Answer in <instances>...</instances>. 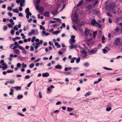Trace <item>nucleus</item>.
<instances>
[{
    "instance_id": "79ce46f5",
    "label": "nucleus",
    "mask_w": 122,
    "mask_h": 122,
    "mask_svg": "<svg viewBox=\"0 0 122 122\" xmlns=\"http://www.w3.org/2000/svg\"><path fill=\"white\" fill-rule=\"evenodd\" d=\"M18 47L19 49L21 50H22L24 49V48L23 47L20 46H19V45L18 46Z\"/></svg>"
},
{
    "instance_id": "0e129e2a",
    "label": "nucleus",
    "mask_w": 122,
    "mask_h": 122,
    "mask_svg": "<svg viewBox=\"0 0 122 122\" xmlns=\"http://www.w3.org/2000/svg\"><path fill=\"white\" fill-rule=\"evenodd\" d=\"M108 21L110 23H112V21L111 18H109Z\"/></svg>"
},
{
    "instance_id": "c756f323",
    "label": "nucleus",
    "mask_w": 122,
    "mask_h": 122,
    "mask_svg": "<svg viewBox=\"0 0 122 122\" xmlns=\"http://www.w3.org/2000/svg\"><path fill=\"white\" fill-rule=\"evenodd\" d=\"M29 12V9L28 8H27L25 10V13H27Z\"/></svg>"
},
{
    "instance_id": "de8ad7c7",
    "label": "nucleus",
    "mask_w": 122,
    "mask_h": 122,
    "mask_svg": "<svg viewBox=\"0 0 122 122\" xmlns=\"http://www.w3.org/2000/svg\"><path fill=\"white\" fill-rule=\"evenodd\" d=\"M14 45H15L17 46H18L19 45L17 41H15L14 42V44H13Z\"/></svg>"
},
{
    "instance_id": "b1692460",
    "label": "nucleus",
    "mask_w": 122,
    "mask_h": 122,
    "mask_svg": "<svg viewBox=\"0 0 122 122\" xmlns=\"http://www.w3.org/2000/svg\"><path fill=\"white\" fill-rule=\"evenodd\" d=\"M103 68L107 70H112V69L111 68H107L106 67H104Z\"/></svg>"
},
{
    "instance_id": "a19ab883",
    "label": "nucleus",
    "mask_w": 122,
    "mask_h": 122,
    "mask_svg": "<svg viewBox=\"0 0 122 122\" xmlns=\"http://www.w3.org/2000/svg\"><path fill=\"white\" fill-rule=\"evenodd\" d=\"M4 30L5 31H6L7 29V27L6 26H3Z\"/></svg>"
},
{
    "instance_id": "423d86ee",
    "label": "nucleus",
    "mask_w": 122,
    "mask_h": 122,
    "mask_svg": "<svg viewBox=\"0 0 122 122\" xmlns=\"http://www.w3.org/2000/svg\"><path fill=\"white\" fill-rule=\"evenodd\" d=\"M90 32V31L89 30L87 29H85V30L84 32L85 35L86 36H87L89 34Z\"/></svg>"
},
{
    "instance_id": "4be33fe9",
    "label": "nucleus",
    "mask_w": 122,
    "mask_h": 122,
    "mask_svg": "<svg viewBox=\"0 0 122 122\" xmlns=\"http://www.w3.org/2000/svg\"><path fill=\"white\" fill-rule=\"evenodd\" d=\"M40 29L41 30H45V27L41 25L40 26Z\"/></svg>"
},
{
    "instance_id": "9d476101",
    "label": "nucleus",
    "mask_w": 122,
    "mask_h": 122,
    "mask_svg": "<svg viewBox=\"0 0 122 122\" xmlns=\"http://www.w3.org/2000/svg\"><path fill=\"white\" fill-rule=\"evenodd\" d=\"M75 39H73L72 38H71V39L69 41V43L71 44L74 43L75 42Z\"/></svg>"
},
{
    "instance_id": "2eb2a0df",
    "label": "nucleus",
    "mask_w": 122,
    "mask_h": 122,
    "mask_svg": "<svg viewBox=\"0 0 122 122\" xmlns=\"http://www.w3.org/2000/svg\"><path fill=\"white\" fill-rule=\"evenodd\" d=\"M12 88L15 89L16 91L20 90L21 89V87L19 86H16V87H13Z\"/></svg>"
},
{
    "instance_id": "39448f33",
    "label": "nucleus",
    "mask_w": 122,
    "mask_h": 122,
    "mask_svg": "<svg viewBox=\"0 0 122 122\" xmlns=\"http://www.w3.org/2000/svg\"><path fill=\"white\" fill-rule=\"evenodd\" d=\"M72 13L73 14L72 15V17L74 18H77L78 16V14L76 11H75L74 12H73Z\"/></svg>"
},
{
    "instance_id": "5701e85b",
    "label": "nucleus",
    "mask_w": 122,
    "mask_h": 122,
    "mask_svg": "<svg viewBox=\"0 0 122 122\" xmlns=\"http://www.w3.org/2000/svg\"><path fill=\"white\" fill-rule=\"evenodd\" d=\"M81 56L83 57V58H86L87 56V53L84 54H82L81 55Z\"/></svg>"
},
{
    "instance_id": "473e14b6",
    "label": "nucleus",
    "mask_w": 122,
    "mask_h": 122,
    "mask_svg": "<svg viewBox=\"0 0 122 122\" xmlns=\"http://www.w3.org/2000/svg\"><path fill=\"white\" fill-rule=\"evenodd\" d=\"M34 66V64L33 63H32L30 64L29 65V67L31 68H33Z\"/></svg>"
},
{
    "instance_id": "5fc2aeb1",
    "label": "nucleus",
    "mask_w": 122,
    "mask_h": 122,
    "mask_svg": "<svg viewBox=\"0 0 122 122\" xmlns=\"http://www.w3.org/2000/svg\"><path fill=\"white\" fill-rule=\"evenodd\" d=\"M10 11H11L12 10V8L10 6H9L7 8Z\"/></svg>"
},
{
    "instance_id": "f704fd0d",
    "label": "nucleus",
    "mask_w": 122,
    "mask_h": 122,
    "mask_svg": "<svg viewBox=\"0 0 122 122\" xmlns=\"http://www.w3.org/2000/svg\"><path fill=\"white\" fill-rule=\"evenodd\" d=\"M9 82L10 83H14V82H15V80H14L12 79L10 81H9Z\"/></svg>"
},
{
    "instance_id": "58836bf2",
    "label": "nucleus",
    "mask_w": 122,
    "mask_h": 122,
    "mask_svg": "<svg viewBox=\"0 0 122 122\" xmlns=\"http://www.w3.org/2000/svg\"><path fill=\"white\" fill-rule=\"evenodd\" d=\"M8 73H12L13 72V70H7L6 71Z\"/></svg>"
},
{
    "instance_id": "f3484780",
    "label": "nucleus",
    "mask_w": 122,
    "mask_h": 122,
    "mask_svg": "<svg viewBox=\"0 0 122 122\" xmlns=\"http://www.w3.org/2000/svg\"><path fill=\"white\" fill-rule=\"evenodd\" d=\"M97 32V31H95L93 32V37L95 39L96 36Z\"/></svg>"
},
{
    "instance_id": "6e6552de",
    "label": "nucleus",
    "mask_w": 122,
    "mask_h": 122,
    "mask_svg": "<svg viewBox=\"0 0 122 122\" xmlns=\"http://www.w3.org/2000/svg\"><path fill=\"white\" fill-rule=\"evenodd\" d=\"M83 2V0H80L77 5L76 7H78L79 6L82 5V4Z\"/></svg>"
},
{
    "instance_id": "680f3d73",
    "label": "nucleus",
    "mask_w": 122,
    "mask_h": 122,
    "mask_svg": "<svg viewBox=\"0 0 122 122\" xmlns=\"http://www.w3.org/2000/svg\"><path fill=\"white\" fill-rule=\"evenodd\" d=\"M18 115L22 116H24V114L20 113H18Z\"/></svg>"
},
{
    "instance_id": "f8f14e48",
    "label": "nucleus",
    "mask_w": 122,
    "mask_h": 122,
    "mask_svg": "<svg viewBox=\"0 0 122 122\" xmlns=\"http://www.w3.org/2000/svg\"><path fill=\"white\" fill-rule=\"evenodd\" d=\"M49 13L48 12L45 11L44 13V15L45 16L48 17L49 16Z\"/></svg>"
},
{
    "instance_id": "774afa93",
    "label": "nucleus",
    "mask_w": 122,
    "mask_h": 122,
    "mask_svg": "<svg viewBox=\"0 0 122 122\" xmlns=\"http://www.w3.org/2000/svg\"><path fill=\"white\" fill-rule=\"evenodd\" d=\"M61 104V102L60 101H58L56 103V105H59Z\"/></svg>"
},
{
    "instance_id": "a878e982",
    "label": "nucleus",
    "mask_w": 122,
    "mask_h": 122,
    "mask_svg": "<svg viewBox=\"0 0 122 122\" xmlns=\"http://www.w3.org/2000/svg\"><path fill=\"white\" fill-rule=\"evenodd\" d=\"M13 12L16 13H18L19 12L18 10L17 9H14L13 10Z\"/></svg>"
},
{
    "instance_id": "f257e3e1",
    "label": "nucleus",
    "mask_w": 122,
    "mask_h": 122,
    "mask_svg": "<svg viewBox=\"0 0 122 122\" xmlns=\"http://www.w3.org/2000/svg\"><path fill=\"white\" fill-rule=\"evenodd\" d=\"M106 9L108 11H110L114 14H116L115 9V6L113 4H110L109 5H107L105 7Z\"/></svg>"
},
{
    "instance_id": "0eeeda50",
    "label": "nucleus",
    "mask_w": 122,
    "mask_h": 122,
    "mask_svg": "<svg viewBox=\"0 0 122 122\" xmlns=\"http://www.w3.org/2000/svg\"><path fill=\"white\" fill-rule=\"evenodd\" d=\"M92 7V4H88L86 6V8L87 10L91 9Z\"/></svg>"
},
{
    "instance_id": "8fccbe9b",
    "label": "nucleus",
    "mask_w": 122,
    "mask_h": 122,
    "mask_svg": "<svg viewBox=\"0 0 122 122\" xmlns=\"http://www.w3.org/2000/svg\"><path fill=\"white\" fill-rule=\"evenodd\" d=\"M56 20L58 21H60V23H62V22L61 21V19H60L59 18H56Z\"/></svg>"
},
{
    "instance_id": "1a4fd4ad",
    "label": "nucleus",
    "mask_w": 122,
    "mask_h": 122,
    "mask_svg": "<svg viewBox=\"0 0 122 122\" xmlns=\"http://www.w3.org/2000/svg\"><path fill=\"white\" fill-rule=\"evenodd\" d=\"M55 68L57 69L61 70L62 69V67L61 65L59 64H58L56 66Z\"/></svg>"
},
{
    "instance_id": "603ef678",
    "label": "nucleus",
    "mask_w": 122,
    "mask_h": 122,
    "mask_svg": "<svg viewBox=\"0 0 122 122\" xmlns=\"http://www.w3.org/2000/svg\"><path fill=\"white\" fill-rule=\"evenodd\" d=\"M32 82L33 81H32L29 83L27 85V86L28 87H29L30 86L31 84L32 83Z\"/></svg>"
},
{
    "instance_id": "4c0bfd02",
    "label": "nucleus",
    "mask_w": 122,
    "mask_h": 122,
    "mask_svg": "<svg viewBox=\"0 0 122 122\" xmlns=\"http://www.w3.org/2000/svg\"><path fill=\"white\" fill-rule=\"evenodd\" d=\"M15 31L13 29H12L10 32V33L12 35H14V34Z\"/></svg>"
},
{
    "instance_id": "f03ea898",
    "label": "nucleus",
    "mask_w": 122,
    "mask_h": 122,
    "mask_svg": "<svg viewBox=\"0 0 122 122\" xmlns=\"http://www.w3.org/2000/svg\"><path fill=\"white\" fill-rule=\"evenodd\" d=\"M39 34L38 30L37 29L34 30V29H32L30 32H29L28 34V36H30L33 35H38Z\"/></svg>"
},
{
    "instance_id": "13d9d810",
    "label": "nucleus",
    "mask_w": 122,
    "mask_h": 122,
    "mask_svg": "<svg viewBox=\"0 0 122 122\" xmlns=\"http://www.w3.org/2000/svg\"><path fill=\"white\" fill-rule=\"evenodd\" d=\"M18 43L20 44H21L23 43V41L20 40L18 41Z\"/></svg>"
},
{
    "instance_id": "69168bd1",
    "label": "nucleus",
    "mask_w": 122,
    "mask_h": 122,
    "mask_svg": "<svg viewBox=\"0 0 122 122\" xmlns=\"http://www.w3.org/2000/svg\"><path fill=\"white\" fill-rule=\"evenodd\" d=\"M32 19L31 18H30L28 20V22L29 23H30L31 22V21L32 20Z\"/></svg>"
},
{
    "instance_id": "412c9836",
    "label": "nucleus",
    "mask_w": 122,
    "mask_h": 122,
    "mask_svg": "<svg viewBox=\"0 0 122 122\" xmlns=\"http://www.w3.org/2000/svg\"><path fill=\"white\" fill-rule=\"evenodd\" d=\"M92 93L90 92H88L86 93L84 95L85 97H86L90 95Z\"/></svg>"
},
{
    "instance_id": "4d7b16f0",
    "label": "nucleus",
    "mask_w": 122,
    "mask_h": 122,
    "mask_svg": "<svg viewBox=\"0 0 122 122\" xmlns=\"http://www.w3.org/2000/svg\"><path fill=\"white\" fill-rule=\"evenodd\" d=\"M22 53L25 54H26L27 53L26 52L25 50L24 49L22 50Z\"/></svg>"
},
{
    "instance_id": "09e8293b",
    "label": "nucleus",
    "mask_w": 122,
    "mask_h": 122,
    "mask_svg": "<svg viewBox=\"0 0 122 122\" xmlns=\"http://www.w3.org/2000/svg\"><path fill=\"white\" fill-rule=\"evenodd\" d=\"M50 22L51 23H55L57 22V21H52V20H50Z\"/></svg>"
},
{
    "instance_id": "bb28decb",
    "label": "nucleus",
    "mask_w": 122,
    "mask_h": 122,
    "mask_svg": "<svg viewBox=\"0 0 122 122\" xmlns=\"http://www.w3.org/2000/svg\"><path fill=\"white\" fill-rule=\"evenodd\" d=\"M120 18H116L115 20H116V22L117 23H118V22L119 20H120Z\"/></svg>"
},
{
    "instance_id": "37998d69",
    "label": "nucleus",
    "mask_w": 122,
    "mask_h": 122,
    "mask_svg": "<svg viewBox=\"0 0 122 122\" xmlns=\"http://www.w3.org/2000/svg\"><path fill=\"white\" fill-rule=\"evenodd\" d=\"M111 106H110V108H107L106 109V110L107 111H110V110H111Z\"/></svg>"
},
{
    "instance_id": "9b49d317",
    "label": "nucleus",
    "mask_w": 122,
    "mask_h": 122,
    "mask_svg": "<svg viewBox=\"0 0 122 122\" xmlns=\"http://www.w3.org/2000/svg\"><path fill=\"white\" fill-rule=\"evenodd\" d=\"M54 88L55 87L53 86L52 85H51L50 86V87H48L47 88V91L48 92H49L51 91V88Z\"/></svg>"
},
{
    "instance_id": "a18cd8bd",
    "label": "nucleus",
    "mask_w": 122,
    "mask_h": 122,
    "mask_svg": "<svg viewBox=\"0 0 122 122\" xmlns=\"http://www.w3.org/2000/svg\"><path fill=\"white\" fill-rule=\"evenodd\" d=\"M2 69L3 70H5V69H6L7 68V66L6 65L4 66V67L3 66L2 67Z\"/></svg>"
},
{
    "instance_id": "e433bc0d",
    "label": "nucleus",
    "mask_w": 122,
    "mask_h": 122,
    "mask_svg": "<svg viewBox=\"0 0 122 122\" xmlns=\"http://www.w3.org/2000/svg\"><path fill=\"white\" fill-rule=\"evenodd\" d=\"M71 73V72H67L65 73V74L66 75H70Z\"/></svg>"
},
{
    "instance_id": "20e7f679",
    "label": "nucleus",
    "mask_w": 122,
    "mask_h": 122,
    "mask_svg": "<svg viewBox=\"0 0 122 122\" xmlns=\"http://www.w3.org/2000/svg\"><path fill=\"white\" fill-rule=\"evenodd\" d=\"M120 39L118 38H116L115 40L114 44L116 46H117L120 42Z\"/></svg>"
},
{
    "instance_id": "ddd939ff",
    "label": "nucleus",
    "mask_w": 122,
    "mask_h": 122,
    "mask_svg": "<svg viewBox=\"0 0 122 122\" xmlns=\"http://www.w3.org/2000/svg\"><path fill=\"white\" fill-rule=\"evenodd\" d=\"M49 74L48 72L42 74V76L43 77H46L49 76Z\"/></svg>"
},
{
    "instance_id": "dca6fc26",
    "label": "nucleus",
    "mask_w": 122,
    "mask_h": 122,
    "mask_svg": "<svg viewBox=\"0 0 122 122\" xmlns=\"http://www.w3.org/2000/svg\"><path fill=\"white\" fill-rule=\"evenodd\" d=\"M96 20L94 19H93L92 20L91 23V24L95 25L96 23Z\"/></svg>"
},
{
    "instance_id": "4468645a",
    "label": "nucleus",
    "mask_w": 122,
    "mask_h": 122,
    "mask_svg": "<svg viewBox=\"0 0 122 122\" xmlns=\"http://www.w3.org/2000/svg\"><path fill=\"white\" fill-rule=\"evenodd\" d=\"M23 97V96L22 95L19 94L17 97L18 99H22Z\"/></svg>"
},
{
    "instance_id": "ea45409f",
    "label": "nucleus",
    "mask_w": 122,
    "mask_h": 122,
    "mask_svg": "<svg viewBox=\"0 0 122 122\" xmlns=\"http://www.w3.org/2000/svg\"><path fill=\"white\" fill-rule=\"evenodd\" d=\"M30 76L29 75H27L25 76V79H28L30 78Z\"/></svg>"
},
{
    "instance_id": "c9c22d12",
    "label": "nucleus",
    "mask_w": 122,
    "mask_h": 122,
    "mask_svg": "<svg viewBox=\"0 0 122 122\" xmlns=\"http://www.w3.org/2000/svg\"><path fill=\"white\" fill-rule=\"evenodd\" d=\"M22 67L24 68L26 67L27 66V65L26 64H25L24 63H22Z\"/></svg>"
},
{
    "instance_id": "393cba45",
    "label": "nucleus",
    "mask_w": 122,
    "mask_h": 122,
    "mask_svg": "<svg viewBox=\"0 0 122 122\" xmlns=\"http://www.w3.org/2000/svg\"><path fill=\"white\" fill-rule=\"evenodd\" d=\"M103 51L104 54H105L107 53L108 52V51L106 50L105 48H104L103 49Z\"/></svg>"
},
{
    "instance_id": "72a5a7b5",
    "label": "nucleus",
    "mask_w": 122,
    "mask_h": 122,
    "mask_svg": "<svg viewBox=\"0 0 122 122\" xmlns=\"http://www.w3.org/2000/svg\"><path fill=\"white\" fill-rule=\"evenodd\" d=\"M80 58H78L76 59V63H79L80 62Z\"/></svg>"
},
{
    "instance_id": "7ed1b4c3",
    "label": "nucleus",
    "mask_w": 122,
    "mask_h": 122,
    "mask_svg": "<svg viewBox=\"0 0 122 122\" xmlns=\"http://www.w3.org/2000/svg\"><path fill=\"white\" fill-rule=\"evenodd\" d=\"M97 51V49L96 48L88 50V53L93 54H95Z\"/></svg>"
},
{
    "instance_id": "6e6d98bb",
    "label": "nucleus",
    "mask_w": 122,
    "mask_h": 122,
    "mask_svg": "<svg viewBox=\"0 0 122 122\" xmlns=\"http://www.w3.org/2000/svg\"><path fill=\"white\" fill-rule=\"evenodd\" d=\"M17 66L18 67H20L21 66V64L20 63H18L17 64Z\"/></svg>"
},
{
    "instance_id": "864d4df0",
    "label": "nucleus",
    "mask_w": 122,
    "mask_h": 122,
    "mask_svg": "<svg viewBox=\"0 0 122 122\" xmlns=\"http://www.w3.org/2000/svg\"><path fill=\"white\" fill-rule=\"evenodd\" d=\"M107 15L110 16L111 17L112 16L111 14L109 12H108L107 13Z\"/></svg>"
},
{
    "instance_id": "aec40b11",
    "label": "nucleus",
    "mask_w": 122,
    "mask_h": 122,
    "mask_svg": "<svg viewBox=\"0 0 122 122\" xmlns=\"http://www.w3.org/2000/svg\"><path fill=\"white\" fill-rule=\"evenodd\" d=\"M84 65L86 67H88L89 66V63L88 62H86L84 64Z\"/></svg>"
},
{
    "instance_id": "2f4dec72",
    "label": "nucleus",
    "mask_w": 122,
    "mask_h": 122,
    "mask_svg": "<svg viewBox=\"0 0 122 122\" xmlns=\"http://www.w3.org/2000/svg\"><path fill=\"white\" fill-rule=\"evenodd\" d=\"M98 2V0H96L93 3V5L94 6H95L97 4Z\"/></svg>"
},
{
    "instance_id": "cd10ccee",
    "label": "nucleus",
    "mask_w": 122,
    "mask_h": 122,
    "mask_svg": "<svg viewBox=\"0 0 122 122\" xmlns=\"http://www.w3.org/2000/svg\"><path fill=\"white\" fill-rule=\"evenodd\" d=\"M69 48L70 49H72L73 48H75V46L72 44L70 46Z\"/></svg>"
},
{
    "instance_id": "3c124183",
    "label": "nucleus",
    "mask_w": 122,
    "mask_h": 122,
    "mask_svg": "<svg viewBox=\"0 0 122 122\" xmlns=\"http://www.w3.org/2000/svg\"><path fill=\"white\" fill-rule=\"evenodd\" d=\"M8 27L9 28H12L13 27V25H12L11 24H9L8 25Z\"/></svg>"
},
{
    "instance_id": "bf43d9fd",
    "label": "nucleus",
    "mask_w": 122,
    "mask_h": 122,
    "mask_svg": "<svg viewBox=\"0 0 122 122\" xmlns=\"http://www.w3.org/2000/svg\"><path fill=\"white\" fill-rule=\"evenodd\" d=\"M24 6V3H20V7H22Z\"/></svg>"
},
{
    "instance_id": "a211bd4d",
    "label": "nucleus",
    "mask_w": 122,
    "mask_h": 122,
    "mask_svg": "<svg viewBox=\"0 0 122 122\" xmlns=\"http://www.w3.org/2000/svg\"><path fill=\"white\" fill-rule=\"evenodd\" d=\"M74 109L68 107L67 108V111L71 112V111L73 110Z\"/></svg>"
},
{
    "instance_id": "c03bdc74",
    "label": "nucleus",
    "mask_w": 122,
    "mask_h": 122,
    "mask_svg": "<svg viewBox=\"0 0 122 122\" xmlns=\"http://www.w3.org/2000/svg\"><path fill=\"white\" fill-rule=\"evenodd\" d=\"M17 25L15 26L13 28L15 30H16L17 31L18 30V29L17 27Z\"/></svg>"
},
{
    "instance_id": "338daca9",
    "label": "nucleus",
    "mask_w": 122,
    "mask_h": 122,
    "mask_svg": "<svg viewBox=\"0 0 122 122\" xmlns=\"http://www.w3.org/2000/svg\"><path fill=\"white\" fill-rule=\"evenodd\" d=\"M39 97L40 98H41L42 97V96L41 92H39Z\"/></svg>"
},
{
    "instance_id": "7c9ffc66",
    "label": "nucleus",
    "mask_w": 122,
    "mask_h": 122,
    "mask_svg": "<svg viewBox=\"0 0 122 122\" xmlns=\"http://www.w3.org/2000/svg\"><path fill=\"white\" fill-rule=\"evenodd\" d=\"M36 37L35 36H33L32 37V39H31V42H33L35 40V39H36Z\"/></svg>"
},
{
    "instance_id": "052dcab7",
    "label": "nucleus",
    "mask_w": 122,
    "mask_h": 122,
    "mask_svg": "<svg viewBox=\"0 0 122 122\" xmlns=\"http://www.w3.org/2000/svg\"><path fill=\"white\" fill-rule=\"evenodd\" d=\"M81 52L82 53V54H84L87 53L86 51L84 50L82 51Z\"/></svg>"
},
{
    "instance_id": "49530a36",
    "label": "nucleus",
    "mask_w": 122,
    "mask_h": 122,
    "mask_svg": "<svg viewBox=\"0 0 122 122\" xmlns=\"http://www.w3.org/2000/svg\"><path fill=\"white\" fill-rule=\"evenodd\" d=\"M21 36H22V38L23 39H24L25 38V36L24 35L23 33H21Z\"/></svg>"
},
{
    "instance_id": "c85d7f7f",
    "label": "nucleus",
    "mask_w": 122,
    "mask_h": 122,
    "mask_svg": "<svg viewBox=\"0 0 122 122\" xmlns=\"http://www.w3.org/2000/svg\"><path fill=\"white\" fill-rule=\"evenodd\" d=\"M10 21L11 23V24L13 25L15 24L14 22L13 21V20L12 19H10L9 20Z\"/></svg>"
},
{
    "instance_id": "6ab92c4d",
    "label": "nucleus",
    "mask_w": 122,
    "mask_h": 122,
    "mask_svg": "<svg viewBox=\"0 0 122 122\" xmlns=\"http://www.w3.org/2000/svg\"><path fill=\"white\" fill-rule=\"evenodd\" d=\"M14 51L17 54H20L19 50L18 49H15Z\"/></svg>"
},
{
    "instance_id": "e2e57ef3",
    "label": "nucleus",
    "mask_w": 122,
    "mask_h": 122,
    "mask_svg": "<svg viewBox=\"0 0 122 122\" xmlns=\"http://www.w3.org/2000/svg\"><path fill=\"white\" fill-rule=\"evenodd\" d=\"M30 50L31 51H32L34 50V49L33 47L31 46H30Z\"/></svg>"
}]
</instances>
